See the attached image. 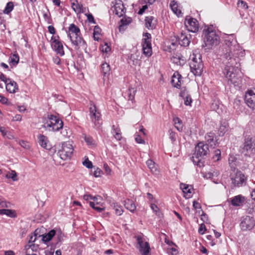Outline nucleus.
<instances>
[{"instance_id":"obj_28","label":"nucleus","mask_w":255,"mask_h":255,"mask_svg":"<svg viewBox=\"0 0 255 255\" xmlns=\"http://www.w3.org/2000/svg\"><path fill=\"white\" fill-rule=\"evenodd\" d=\"M39 232L38 229H36L31 235H29L27 244H34L38 238L41 237V236L39 234Z\"/></svg>"},{"instance_id":"obj_24","label":"nucleus","mask_w":255,"mask_h":255,"mask_svg":"<svg viewBox=\"0 0 255 255\" xmlns=\"http://www.w3.org/2000/svg\"><path fill=\"white\" fill-rule=\"evenodd\" d=\"M181 188L185 194L184 196L186 198H189L191 197V194L193 191V188L191 186L182 184L181 185Z\"/></svg>"},{"instance_id":"obj_64","label":"nucleus","mask_w":255,"mask_h":255,"mask_svg":"<svg viewBox=\"0 0 255 255\" xmlns=\"http://www.w3.org/2000/svg\"><path fill=\"white\" fill-rule=\"evenodd\" d=\"M188 96H189V95L188 94V91L186 90V89H184L181 90L180 93V96L182 97V98H184Z\"/></svg>"},{"instance_id":"obj_18","label":"nucleus","mask_w":255,"mask_h":255,"mask_svg":"<svg viewBox=\"0 0 255 255\" xmlns=\"http://www.w3.org/2000/svg\"><path fill=\"white\" fill-rule=\"evenodd\" d=\"M182 76L178 72H175L172 77L171 83L172 86L176 88L179 89L181 86V79Z\"/></svg>"},{"instance_id":"obj_41","label":"nucleus","mask_w":255,"mask_h":255,"mask_svg":"<svg viewBox=\"0 0 255 255\" xmlns=\"http://www.w3.org/2000/svg\"><path fill=\"white\" fill-rule=\"evenodd\" d=\"M14 5L12 1H9L7 3L6 6L3 10L4 14H9L13 9Z\"/></svg>"},{"instance_id":"obj_51","label":"nucleus","mask_w":255,"mask_h":255,"mask_svg":"<svg viewBox=\"0 0 255 255\" xmlns=\"http://www.w3.org/2000/svg\"><path fill=\"white\" fill-rule=\"evenodd\" d=\"M142 50L143 54L147 57L151 56L152 53V48H142Z\"/></svg>"},{"instance_id":"obj_36","label":"nucleus","mask_w":255,"mask_h":255,"mask_svg":"<svg viewBox=\"0 0 255 255\" xmlns=\"http://www.w3.org/2000/svg\"><path fill=\"white\" fill-rule=\"evenodd\" d=\"M171 60L173 63L179 65H183L185 62L183 57L178 55L172 56Z\"/></svg>"},{"instance_id":"obj_5","label":"nucleus","mask_w":255,"mask_h":255,"mask_svg":"<svg viewBox=\"0 0 255 255\" xmlns=\"http://www.w3.org/2000/svg\"><path fill=\"white\" fill-rule=\"evenodd\" d=\"M203 33L205 35L204 42L205 46L210 48L214 45H217L219 43V37L211 28L208 27L204 29Z\"/></svg>"},{"instance_id":"obj_19","label":"nucleus","mask_w":255,"mask_h":255,"mask_svg":"<svg viewBox=\"0 0 255 255\" xmlns=\"http://www.w3.org/2000/svg\"><path fill=\"white\" fill-rule=\"evenodd\" d=\"M5 85L6 90L10 93H15L18 90L16 83L10 79H9L8 82L5 83Z\"/></svg>"},{"instance_id":"obj_33","label":"nucleus","mask_w":255,"mask_h":255,"mask_svg":"<svg viewBox=\"0 0 255 255\" xmlns=\"http://www.w3.org/2000/svg\"><path fill=\"white\" fill-rule=\"evenodd\" d=\"M215 137V134L213 132H209L208 133L205 135V139L209 144H210L211 146H213V145H215L216 141L214 140V137Z\"/></svg>"},{"instance_id":"obj_13","label":"nucleus","mask_w":255,"mask_h":255,"mask_svg":"<svg viewBox=\"0 0 255 255\" xmlns=\"http://www.w3.org/2000/svg\"><path fill=\"white\" fill-rule=\"evenodd\" d=\"M137 244L138 245L137 248L139 251L142 255H148L150 250L149 244L147 242H143L142 237L141 236H138L136 237Z\"/></svg>"},{"instance_id":"obj_44","label":"nucleus","mask_w":255,"mask_h":255,"mask_svg":"<svg viewBox=\"0 0 255 255\" xmlns=\"http://www.w3.org/2000/svg\"><path fill=\"white\" fill-rule=\"evenodd\" d=\"M175 127L178 131H182V125L181 124V121L178 118H176L174 119Z\"/></svg>"},{"instance_id":"obj_57","label":"nucleus","mask_w":255,"mask_h":255,"mask_svg":"<svg viewBox=\"0 0 255 255\" xmlns=\"http://www.w3.org/2000/svg\"><path fill=\"white\" fill-rule=\"evenodd\" d=\"M135 91L133 89L128 90V100L132 101L134 98V94Z\"/></svg>"},{"instance_id":"obj_29","label":"nucleus","mask_w":255,"mask_h":255,"mask_svg":"<svg viewBox=\"0 0 255 255\" xmlns=\"http://www.w3.org/2000/svg\"><path fill=\"white\" fill-rule=\"evenodd\" d=\"M111 207L115 211V213L118 215L120 216L123 213L122 207L121 205H119L117 203H113L111 205Z\"/></svg>"},{"instance_id":"obj_45","label":"nucleus","mask_w":255,"mask_h":255,"mask_svg":"<svg viewBox=\"0 0 255 255\" xmlns=\"http://www.w3.org/2000/svg\"><path fill=\"white\" fill-rule=\"evenodd\" d=\"M241 101L238 99L236 98L234 100V103H233V107L235 109L237 110H241Z\"/></svg>"},{"instance_id":"obj_14","label":"nucleus","mask_w":255,"mask_h":255,"mask_svg":"<svg viewBox=\"0 0 255 255\" xmlns=\"http://www.w3.org/2000/svg\"><path fill=\"white\" fill-rule=\"evenodd\" d=\"M185 25L189 31L196 32L198 30L199 24L195 18L187 16L185 20Z\"/></svg>"},{"instance_id":"obj_48","label":"nucleus","mask_w":255,"mask_h":255,"mask_svg":"<svg viewBox=\"0 0 255 255\" xmlns=\"http://www.w3.org/2000/svg\"><path fill=\"white\" fill-rule=\"evenodd\" d=\"M11 59V63H12L13 65L17 64L19 61V56L17 54H13L10 56Z\"/></svg>"},{"instance_id":"obj_38","label":"nucleus","mask_w":255,"mask_h":255,"mask_svg":"<svg viewBox=\"0 0 255 255\" xmlns=\"http://www.w3.org/2000/svg\"><path fill=\"white\" fill-rule=\"evenodd\" d=\"M170 6L173 12L176 15H179L181 13V11L178 8V4L176 2L172 1L170 4Z\"/></svg>"},{"instance_id":"obj_40","label":"nucleus","mask_w":255,"mask_h":255,"mask_svg":"<svg viewBox=\"0 0 255 255\" xmlns=\"http://www.w3.org/2000/svg\"><path fill=\"white\" fill-rule=\"evenodd\" d=\"M5 177L7 178H10L13 181H16L18 180L17 175L16 172L14 170H11L10 172L7 173Z\"/></svg>"},{"instance_id":"obj_23","label":"nucleus","mask_w":255,"mask_h":255,"mask_svg":"<svg viewBox=\"0 0 255 255\" xmlns=\"http://www.w3.org/2000/svg\"><path fill=\"white\" fill-rule=\"evenodd\" d=\"M37 138L38 143L41 147L45 149L50 148V147L48 146L49 141L48 138L46 136L43 134H39L38 135Z\"/></svg>"},{"instance_id":"obj_53","label":"nucleus","mask_w":255,"mask_h":255,"mask_svg":"<svg viewBox=\"0 0 255 255\" xmlns=\"http://www.w3.org/2000/svg\"><path fill=\"white\" fill-rule=\"evenodd\" d=\"M184 100V104L186 106H191V104L192 102V100L191 97V96L189 95L188 96H187L184 98H183Z\"/></svg>"},{"instance_id":"obj_27","label":"nucleus","mask_w":255,"mask_h":255,"mask_svg":"<svg viewBox=\"0 0 255 255\" xmlns=\"http://www.w3.org/2000/svg\"><path fill=\"white\" fill-rule=\"evenodd\" d=\"M71 4L73 9L76 13H80L85 12L82 5L79 3L77 0H74V1L72 2Z\"/></svg>"},{"instance_id":"obj_43","label":"nucleus","mask_w":255,"mask_h":255,"mask_svg":"<svg viewBox=\"0 0 255 255\" xmlns=\"http://www.w3.org/2000/svg\"><path fill=\"white\" fill-rule=\"evenodd\" d=\"M131 22V19L130 17H123L121 20V25H120V30L121 28L125 25H127Z\"/></svg>"},{"instance_id":"obj_63","label":"nucleus","mask_w":255,"mask_h":255,"mask_svg":"<svg viewBox=\"0 0 255 255\" xmlns=\"http://www.w3.org/2000/svg\"><path fill=\"white\" fill-rule=\"evenodd\" d=\"M86 15H87V19L89 22L92 23H96L94 18L91 13H88V14H86Z\"/></svg>"},{"instance_id":"obj_4","label":"nucleus","mask_w":255,"mask_h":255,"mask_svg":"<svg viewBox=\"0 0 255 255\" xmlns=\"http://www.w3.org/2000/svg\"><path fill=\"white\" fill-rule=\"evenodd\" d=\"M63 127L62 120L57 116L53 115H48L43 127L48 131H57Z\"/></svg>"},{"instance_id":"obj_3","label":"nucleus","mask_w":255,"mask_h":255,"mask_svg":"<svg viewBox=\"0 0 255 255\" xmlns=\"http://www.w3.org/2000/svg\"><path fill=\"white\" fill-rule=\"evenodd\" d=\"M189 65L191 71L196 76L201 75L203 64L201 59V55L198 50H194L189 57Z\"/></svg>"},{"instance_id":"obj_31","label":"nucleus","mask_w":255,"mask_h":255,"mask_svg":"<svg viewBox=\"0 0 255 255\" xmlns=\"http://www.w3.org/2000/svg\"><path fill=\"white\" fill-rule=\"evenodd\" d=\"M0 215H5L11 218L15 217L16 216L15 211L10 209H0Z\"/></svg>"},{"instance_id":"obj_22","label":"nucleus","mask_w":255,"mask_h":255,"mask_svg":"<svg viewBox=\"0 0 255 255\" xmlns=\"http://www.w3.org/2000/svg\"><path fill=\"white\" fill-rule=\"evenodd\" d=\"M143 38L142 39V48H151V36L149 33H144Z\"/></svg>"},{"instance_id":"obj_16","label":"nucleus","mask_w":255,"mask_h":255,"mask_svg":"<svg viewBox=\"0 0 255 255\" xmlns=\"http://www.w3.org/2000/svg\"><path fill=\"white\" fill-rule=\"evenodd\" d=\"M58 39L59 36L57 37L52 36L51 39L52 41L51 45L57 54H59L60 56H63L64 55L63 44Z\"/></svg>"},{"instance_id":"obj_37","label":"nucleus","mask_w":255,"mask_h":255,"mask_svg":"<svg viewBox=\"0 0 255 255\" xmlns=\"http://www.w3.org/2000/svg\"><path fill=\"white\" fill-rule=\"evenodd\" d=\"M110 71V66L109 64L105 62L101 66V72L104 76L109 75Z\"/></svg>"},{"instance_id":"obj_17","label":"nucleus","mask_w":255,"mask_h":255,"mask_svg":"<svg viewBox=\"0 0 255 255\" xmlns=\"http://www.w3.org/2000/svg\"><path fill=\"white\" fill-rule=\"evenodd\" d=\"M102 198L100 196H94L92 201L89 202L90 206L98 212H101L105 210V207L101 201Z\"/></svg>"},{"instance_id":"obj_59","label":"nucleus","mask_w":255,"mask_h":255,"mask_svg":"<svg viewBox=\"0 0 255 255\" xmlns=\"http://www.w3.org/2000/svg\"><path fill=\"white\" fill-rule=\"evenodd\" d=\"M19 144L24 148L28 149L30 148V145L29 144L24 140H21L19 141Z\"/></svg>"},{"instance_id":"obj_7","label":"nucleus","mask_w":255,"mask_h":255,"mask_svg":"<svg viewBox=\"0 0 255 255\" xmlns=\"http://www.w3.org/2000/svg\"><path fill=\"white\" fill-rule=\"evenodd\" d=\"M255 140L251 135L245 137L243 146L241 147V152L245 156H250L255 151Z\"/></svg>"},{"instance_id":"obj_26","label":"nucleus","mask_w":255,"mask_h":255,"mask_svg":"<svg viewBox=\"0 0 255 255\" xmlns=\"http://www.w3.org/2000/svg\"><path fill=\"white\" fill-rule=\"evenodd\" d=\"M146 163L147 167L153 174H157L158 173L159 171L157 165L153 160L148 159L147 160Z\"/></svg>"},{"instance_id":"obj_21","label":"nucleus","mask_w":255,"mask_h":255,"mask_svg":"<svg viewBox=\"0 0 255 255\" xmlns=\"http://www.w3.org/2000/svg\"><path fill=\"white\" fill-rule=\"evenodd\" d=\"M178 41L179 44L183 46H188L190 42L189 37L185 33L182 32L178 36Z\"/></svg>"},{"instance_id":"obj_42","label":"nucleus","mask_w":255,"mask_h":255,"mask_svg":"<svg viewBox=\"0 0 255 255\" xmlns=\"http://www.w3.org/2000/svg\"><path fill=\"white\" fill-rule=\"evenodd\" d=\"M56 230V234H55V236H56V238L57 240V243H58L59 242H61L63 240L64 235L60 229Z\"/></svg>"},{"instance_id":"obj_39","label":"nucleus","mask_w":255,"mask_h":255,"mask_svg":"<svg viewBox=\"0 0 255 255\" xmlns=\"http://www.w3.org/2000/svg\"><path fill=\"white\" fill-rule=\"evenodd\" d=\"M61 133L64 137H70L72 134V131L68 127L65 126L64 127H63L62 128Z\"/></svg>"},{"instance_id":"obj_11","label":"nucleus","mask_w":255,"mask_h":255,"mask_svg":"<svg viewBox=\"0 0 255 255\" xmlns=\"http://www.w3.org/2000/svg\"><path fill=\"white\" fill-rule=\"evenodd\" d=\"M73 151L72 145L69 142H65L62 144V148L58 153L61 158L63 160H66L70 158Z\"/></svg>"},{"instance_id":"obj_34","label":"nucleus","mask_w":255,"mask_h":255,"mask_svg":"<svg viewBox=\"0 0 255 255\" xmlns=\"http://www.w3.org/2000/svg\"><path fill=\"white\" fill-rule=\"evenodd\" d=\"M125 206L128 210L131 212H134L136 209V206L133 202L129 199L125 201Z\"/></svg>"},{"instance_id":"obj_55","label":"nucleus","mask_w":255,"mask_h":255,"mask_svg":"<svg viewBox=\"0 0 255 255\" xmlns=\"http://www.w3.org/2000/svg\"><path fill=\"white\" fill-rule=\"evenodd\" d=\"M83 164L87 168L89 169L92 168L93 167L92 162L89 160L88 158L83 162Z\"/></svg>"},{"instance_id":"obj_49","label":"nucleus","mask_w":255,"mask_h":255,"mask_svg":"<svg viewBox=\"0 0 255 255\" xmlns=\"http://www.w3.org/2000/svg\"><path fill=\"white\" fill-rule=\"evenodd\" d=\"M84 139L88 145H93L95 144V141L91 136L85 135Z\"/></svg>"},{"instance_id":"obj_47","label":"nucleus","mask_w":255,"mask_h":255,"mask_svg":"<svg viewBox=\"0 0 255 255\" xmlns=\"http://www.w3.org/2000/svg\"><path fill=\"white\" fill-rule=\"evenodd\" d=\"M151 209L152 210L154 213L158 217H160L161 213L159 211L158 207L154 204H151Z\"/></svg>"},{"instance_id":"obj_12","label":"nucleus","mask_w":255,"mask_h":255,"mask_svg":"<svg viewBox=\"0 0 255 255\" xmlns=\"http://www.w3.org/2000/svg\"><path fill=\"white\" fill-rule=\"evenodd\" d=\"M113 3V5L111 8V11L118 17L123 16L126 12V8L123 1L121 0H115Z\"/></svg>"},{"instance_id":"obj_50","label":"nucleus","mask_w":255,"mask_h":255,"mask_svg":"<svg viewBox=\"0 0 255 255\" xmlns=\"http://www.w3.org/2000/svg\"><path fill=\"white\" fill-rule=\"evenodd\" d=\"M139 62V61L137 59L135 58L134 56L131 55L129 58L128 63L130 64H132L133 65H136L138 64Z\"/></svg>"},{"instance_id":"obj_58","label":"nucleus","mask_w":255,"mask_h":255,"mask_svg":"<svg viewBox=\"0 0 255 255\" xmlns=\"http://www.w3.org/2000/svg\"><path fill=\"white\" fill-rule=\"evenodd\" d=\"M100 30V28L98 26H96L94 29V38L95 40H98L99 37H96V35H99V31Z\"/></svg>"},{"instance_id":"obj_56","label":"nucleus","mask_w":255,"mask_h":255,"mask_svg":"<svg viewBox=\"0 0 255 255\" xmlns=\"http://www.w3.org/2000/svg\"><path fill=\"white\" fill-rule=\"evenodd\" d=\"M43 17L45 20L48 23H51L52 19L50 17V14L49 13L45 12L43 13Z\"/></svg>"},{"instance_id":"obj_46","label":"nucleus","mask_w":255,"mask_h":255,"mask_svg":"<svg viewBox=\"0 0 255 255\" xmlns=\"http://www.w3.org/2000/svg\"><path fill=\"white\" fill-rule=\"evenodd\" d=\"M228 127L226 124H222L219 128V132L220 135H223L227 131Z\"/></svg>"},{"instance_id":"obj_1","label":"nucleus","mask_w":255,"mask_h":255,"mask_svg":"<svg viewBox=\"0 0 255 255\" xmlns=\"http://www.w3.org/2000/svg\"><path fill=\"white\" fill-rule=\"evenodd\" d=\"M225 49V52L222 55L223 62L225 66L223 74L229 83L240 87L242 81L240 57H243L245 52L236 40L227 41Z\"/></svg>"},{"instance_id":"obj_52","label":"nucleus","mask_w":255,"mask_h":255,"mask_svg":"<svg viewBox=\"0 0 255 255\" xmlns=\"http://www.w3.org/2000/svg\"><path fill=\"white\" fill-rule=\"evenodd\" d=\"M221 151L219 149H217L215 151L214 155L213 157L215 161H218L220 159Z\"/></svg>"},{"instance_id":"obj_25","label":"nucleus","mask_w":255,"mask_h":255,"mask_svg":"<svg viewBox=\"0 0 255 255\" xmlns=\"http://www.w3.org/2000/svg\"><path fill=\"white\" fill-rule=\"evenodd\" d=\"M55 234H56V230L53 229L50 231L48 233L41 235L42 237V240L44 243L48 242L55 236Z\"/></svg>"},{"instance_id":"obj_62","label":"nucleus","mask_w":255,"mask_h":255,"mask_svg":"<svg viewBox=\"0 0 255 255\" xmlns=\"http://www.w3.org/2000/svg\"><path fill=\"white\" fill-rule=\"evenodd\" d=\"M102 171L99 168H97L94 172V176L95 177H99L101 176Z\"/></svg>"},{"instance_id":"obj_15","label":"nucleus","mask_w":255,"mask_h":255,"mask_svg":"<svg viewBox=\"0 0 255 255\" xmlns=\"http://www.w3.org/2000/svg\"><path fill=\"white\" fill-rule=\"evenodd\" d=\"M245 101L249 108L255 109V90H249L246 92Z\"/></svg>"},{"instance_id":"obj_2","label":"nucleus","mask_w":255,"mask_h":255,"mask_svg":"<svg viewBox=\"0 0 255 255\" xmlns=\"http://www.w3.org/2000/svg\"><path fill=\"white\" fill-rule=\"evenodd\" d=\"M80 29L74 24H71L68 28V36L72 43L77 50H86L87 47L86 43L80 36Z\"/></svg>"},{"instance_id":"obj_30","label":"nucleus","mask_w":255,"mask_h":255,"mask_svg":"<svg viewBox=\"0 0 255 255\" xmlns=\"http://www.w3.org/2000/svg\"><path fill=\"white\" fill-rule=\"evenodd\" d=\"M153 20L154 17L153 16L146 17L145 19V26L147 28L153 29L155 28V23L153 22Z\"/></svg>"},{"instance_id":"obj_32","label":"nucleus","mask_w":255,"mask_h":255,"mask_svg":"<svg viewBox=\"0 0 255 255\" xmlns=\"http://www.w3.org/2000/svg\"><path fill=\"white\" fill-rule=\"evenodd\" d=\"M112 133L117 140H120L122 139L121 130L119 128L116 127L115 126H113Z\"/></svg>"},{"instance_id":"obj_10","label":"nucleus","mask_w":255,"mask_h":255,"mask_svg":"<svg viewBox=\"0 0 255 255\" xmlns=\"http://www.w3.org/2000/svg\"><path fill=\"white\" fill-rule=\"evenodd\" d=\"M89 112L92 122L94 124L95 128H99L102 123L100 113L97 110L95 105L93 104L90 107Z\"/></svg>"},{"instance_id":"obj_60","label":"nucleus","mask_w":255,"mask_h":255,"mask_svg":"<svg viewBox=\"0 0 255 255\" xmlns=\"http://www.w3.org/2000/svg\"><path fill=\"white\" fill-rule=\"evenodd\" d=\"M135 140L136 142L138 143H140V144L145 143V141L143 139H142L141 136L138 134L135 135Z\"/></svg>"},{"instance_id":"obj_20","label":"nucleus","mask_w":255,"mask_h":255,"mask_svg":"<svg viewBox=\"0 0 255 255\" xmlns=\"http://www.w3.org/2000/svg\"><path fill=\"white\" fill-rule=\"evenodd\" d=\"M245 198L242 195H238L234 197L231 200V204L234 206H240L243 204Z\"/></svg>"},{"instance_id":"obj_8","label":"nucleus","mask_w":255,"mask_h":255,"mask_svg":"<svg viewBox=\"0 0 255 255\" xmlns=\"http://www.w3.org/2000/svg\"><path fill=\"white\" fill-rule=\"evenodd\" d=\"M209 152L208 144L199 142L195 147L194 156H193V161L199 162L200 160L198 158L206 155Z\"/></svg>"},{"instance_id":"obj_54","label":"nucleus","mask_w":255,"mask_h":255,"mask_svg":"<svg viewBox=\"0 0 255 255\" xmlns=\"http://www.w3.org/2000/svg\"><path fill=\"white\" fill-rule=\"evenodd\" d=\"M238 6L240 7L246 9L248 8L247 4L243 0H239L238 2Z\"/></svg>"},{"instance_id":"obj_6","label":"nucleus","mask_w":255,"mask_h":255,"mask_svg":"<svg viewBox=\"0 0 255 255\" xmlns=\"http://www.w3.org/2000/svg\"><path fill=\"white\" fill-rule=\"evenodd\" d=\"M230 179L233 188L240 187L246 184L247 177L240 171L238 170L231 173Z\"/></svg>"},{"instance_id":"obj_35","label":"nucleus","mask_w":255,"mask_h":255,"mask_svg":"<svg viewBox=\"0 0 255 255\" xmlns=\"http://www.w3.org/2000/svg\"><path fill=\"white\" fill-rule=\"evenodd\" d=\"M38 248V245L34 244H27L24 247L25 253H30L36 251Z\"/></svg>"},{"instance_id":"obj_61","label":"nucleus","mask_w":255,"mask_h":255,"mask_svg":"<svg viewBox=\"0 0 255 255\" xmlns=\"http://www.w3.org/2000/svg\"><path fill=\"white\" fill-rule=\"evenodd\" d=\"M104 169L107 175H111L112 172V170L110 168V167L107 164L105 163L104 164Z\"/></svg>"},{"instance_id":"obj_9","label":"nucleus","mask_w":255,"mask_h":255,"mask_svg":"<svg viewBox=\"0 0 255 255\" xmlns=\"http://www.w3.org/2000/svg\"><path fill=\"white\" fill-rule=\"evenodd\" d=\"M255 226V220L254 218L246 216L240 219V227L243 231L252 230Z\"/></svg>"}]
</instances>
